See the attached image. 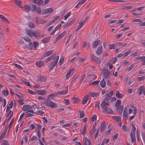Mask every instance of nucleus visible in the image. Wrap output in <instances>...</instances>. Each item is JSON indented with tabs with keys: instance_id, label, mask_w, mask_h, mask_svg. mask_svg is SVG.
I'll return each mask as SVG.
<instances>
[{
	"instance_id": "nucleus-1",
	"label": "nucleus",
	"mask_w": 145,
	"mask_h": 145,
	"mask_svg": "<svg viewBox=\"0 0 145 145\" xmlns=\"http://www.w3.org/2000/svg\"><path fill=\"white\" fill-rule=\"evenodd\" d=\"M45 104L46 106L50 107L52 108H56L57 106V105L56 103L48 99L45 102Z\"/></svg>"
},
{
	"instance_id": "nucleus-2",
	"label": "nucleus",
	"mask_w": 145,
	"mask_h": 145,
	"mask_svg": "<svg viewBox=\"0 0 145 145\" xmlns=\"http://www.w3.org/2000/svg\"><path fill=\"white\" fill-rule=\"evenodd\" d=\"M59 56H56V59L54 60L53 61L51 62L49 66V70L50 71H51L54 67L57 65L59 59Z\"/></svg>"
},
{
	"instance_id": "nucleus-3",
	"label": "nucleus",
	"mask_w": 145,
	"mask_h": 145,
	"mask_svg": "<svg viewBox=\"0 0 145 145\" xmlns=\"http://www.w3.org/2000/svg\"><path fill=\"white\" fill-rule=\"evenodd\" d=\"M53 11V9L52 8H50L43 9L42 10L41 12L42 14H44L52 12Z\"/></svg>"
},
{
	"instance_id": "nucleus-4",
	"label": "nucleus",
	"mask_w": 145,
	"mask_h": 145,
	"mask_svg": "<svg viewBox=\"0 0 145 145\" xmlns=\"http://www.w3.org/2000/svg\"><path fill=\"white\" fill-rule=\"evenodd\" d=\"M35 21L37 24H44L47 22L46 20L41 19L37 17L36 18Z\"/></svg>"
},
{
	"instance_id": "nucleus-5",
	"label": "nucleus",
	"mask_w": 145,
	"mask_h": 145,
	"mask_svg": "<svg viewBox=\"0 0 145 145\" xmlns=\"http://www.w3.org/2000/svg\"><path fill=\"white\" fill-rule=\"evenodd\" d=\"M53 51L54 50H50L44 53V54L42 55V57L40 59L42 60L45 58V57L50 55L52 54Z\"/></svg>"
},
{
	"instance_id": "nucleus-6",
	"label": "nucleus",
	"mask_w": 145,
	"mask_h": 145,
	"mask_svg": "<svg viewBox=\"0 0 145 145\" xmlns=\"http://www.w3.org/2000/svg\"><path fill=\"white\" fill-rule=\"evenodd\" d=\"M31 107L29 105H24L22 107V110L24 112L27 111V112L31 108Z\"/></svg>"
},
{
	"instance_id": "nucleus-7",
	"label": "nucleus",
	"mask_w": 145,
	"mask_h": 145,
	"mask_svg": "<svg viewBox=\"0 0 145 145\" xmlns=\"http://www.w3.org/2000/svg\"><path fill=\"white\" fill-rule=\"evenodd\" d=\"M65 35V34L64 32H63L61 34L58 35L54 41V43H56L59 40L61 39Z\"/></svg>"
},
{
	"instance_id": "nucleus-8",
	"label": "nucleus",
	"mask_w": 145,
	"mask_h": 145,
	"mask_svg": "<svg viewBox=\"0 0 145 145\" xmlns=\"http://www.w3.org/2000/svg\"><path fill=\"white\" fill-rule=\"evenodd\" d=\"M91 57L92 59L97 64H99L101 61V59L100 58L97 57L93 54L91 55Z\"/></svg>"
},
{
	"instance_id": "nucleus-9",
	"label": "nucleus",
	"mask_w": 145,
	"mask_h": 145,
	"mask_svg": "<svg viewBox=\"0 0 145 145\" xmlns=\"http://www.w3.org/2000/svg\"><path fill=\"white\" fill-rule=\"evenodd\" d=\"M22 2L20 0H15L14 3L18 7L21 8H23L24 7L22 5Z\"/></svg>"
},
{
	"instance_id": "nucleus-10",
	"label": "nucleus",
	"mask_w": 145,
	"mask_h": 145,
	"mask_svg": "<svg viewBox=\"0 0 145 145\" xmlns=\"http://www.w3.org/2000/svg\"><path fill=\"white\" fill-rule=\"evenodd\" d=\"M25 32L26 34L29 36L31 37L33 36L34 34H35V32H32L31 30L26 29L25 30Z\"/></svg>"
},
{
	"instance_id": "nucleus-11",
	"label": "nucleus",
	"mask_w": 145,
	"mask_h": 145,
	"mask_svg": "<svg viewBox=\"0 0 145 145\" xmlns=\"http://www.w3.org/2000/svg\"><path fill=\"white\" fill-rule=\"evenodd\" d=\"M100 127L101 131L102 132H103L106 127L105 122V121H103L101 123Z\"/></svg>"
},
{
	"instance_id": "nucleus-12",
	"label": "nucleus",
	"mask_w": 145,
	"mask_h": 145,
	"mask_svg": "<svg viewBox=\"0 0 145 145\" xmlns=\"http://www.w3.org/2000/svg\"><path fill=\"white\" fill-rule=\"evenodd\" d=\"M36 92L37 94L41 95H44L46 93V91L43 90L37 89Z\"/></svg>"
},
{
	"instance_id": "nucleus-13",
	"label": "nucleus",
	"mask_w": 145,
	"mask_h": 145,
	"mask_svg": "<svg viewBox=\"0 0 145 145\" xmlns=\"http://www.w3.org/2000/svg\"><path fill=\"white\" fill-rule=\"evenodd\" d=\"M123 117L126 120L128 119V116L127 113V109L126 107H125L124 109L123 114Z\"/></svg>"
},
{
	"instance_id": "nucleus-14",
	"label": "nucleus",
	"mask_w": 145,
	"mask_h": 145,
	"mask_svg": "<svg viewBox=\"0 0 145 145\" xmlns=\"http://www.w3.org/2000/svg\"><path fill=\"white\" fill-rule=\"evenodd\" d=\"M108 103H106L103 101L102 102L101 105V106L103 109V110H105V109L107 107V106L108 104Z\"/></svg>"
},
{
	"instance_id": "nucleus-15",
	"label": "nucleus",
	"mask_w": 145,
	"mask_h": 145,
	"mask_svg": "<svg viewBox=\"0 0 145 145\" xmlns=\"http://www.w3.org/2000/svg\"><path fill=\"white\" fill-rule=\"evenodd\" d=\"M131 138L132 143H134L136 142V139L135 137V133H131Z\"/></svg>"
},
{
	"instance_id": "nucleus-16",
	"label": "nucleus",
	"mask_w": 145,
	"mask_h": 145,
	"mask_svg": "<svg viewBox=\"0 0 145 145\" xmlns=\"http://www.w3.org/2000/svg\"><path fill=\"white\" fill-rule=\"evenodd\" d=\"M101 41L100 40H97L93 42L92 44V48H95L100 43Z\"/></svg>"
},
{
	"instance_id": "nucleus-17",
	"label": "nucleus",
	"mask_w": 145,
	"mask_h": 145,
	"mask_svg": "<svg viewBox=\"0 0 145 145\" xmlns=\"http://www.w3.org/2000/svg\"><path fill=\"white\" fill-rule=\"evenodd\" d=\"M85 23V21H80L79 23V25L77 27V31L79 30L84 25Z\"/></svg>"
},
{
	"instance_id": "nucleus-18",
	"label": "nucleus",
	"mask_w": 145,
	"mask_h": 145,
	"mask_svg": "<svg viewBox=\"0 0 145 145\" xmlns=\"http://www.w3.org/2000/svg\"><path fill=\"white\" fill-rule=\"evenodd\" d=\"M83 141L84 145H90L91 143L90 140L86 137L84 138Z\"/></svg>"
},
{
	"instance_id": "nucleus-19",
	"label": "nucleus",
	"mask_w": 145,
	"mask_h": 145,
	"mask_svg": "<svg viewBox=\"0 0 145 145\" xmlns=\"http://www.w3.org/2000/svg\"><path fill=\"white\" fill-rule=\"evenodd\" d=\"M55 56L56 54H55L52 56H51L45 59L44 60V62H48L50 61H51L53 59L54 57H55Z\"/></svg>"
},
{
	"instance_id": "nucleus-20",
	"label": "nucleus",
	"mask_w": 145,
	"mask_h": 145,
	"mask_svg": "<svg viewBox=\"0 0 145 145\" xmlns=\"http://www.w3.org/2000/svg\"><path fill=\"white\" fill-rule=\"evenodd\" d=\"M104 74L105 78L106 79L109 76V72L108 71L105 69H103Z\"/></svg>"
},
{
	"instance_id": "nucleus-21",
	"label": "nucleus",
	"mask_w": 145,
	"mask_h": 145,
	"mask_svg": "<svg viewBox=\"0 0 145 145\" xmlns=\"http://www.w3.org/2000/svg\"><path fill=\"white\" fill-rule=\"evenodd\" d=\"M103 112H105V113L106 114H112L113 111L112 109L110 108L107 107L105 110H103Z\"/></svg>"
},
{
	"instance_id": "nucleus-22",
	"label": "nucleus",
	"mask_w": 145,
	"mask_h": 145,
	"mask_svg": "<svg viewBox=\"0 0 145 145\" xmlns=\"http://www.w3.org/2000/svg\"><path fill=\"white\" fill-rule=\"evenodd\" d=\"M145 90V88L143 86H140L139 88V90L138 91V93L139 95H140Z\"/></svg>"
},
{
	"instance_id": "nucleus-23",
	"label": "nucleus",
	"mask_w": 145,
	"mask_h": 145,
	"mask_svg": "<svg viewBox=\"0 0 145 145\" xmlns=\"http://www.w3.org/2000/svg\"><path fill=\"white\" fill-rule=\"evenodd\" d=\"M102 46H101L98 48L96 52V54L97 55H99L102 53Z\"/></svg>"
},
{
	"instance_id": "nucleus-24",
	"label": "nucleus",
	"mask_w": 145,
	"mask_h": 145,
	"mask_svg": "<svg viewBox=\"0 0 145 145\" xmlns=\"http://www.w3.org/2000/svg\"><path fill=\"white\" fill-rule=\"evenodd\" d=\"M0 18L3 21L7 22L8 24L10 23V22L3 15L0 14Z\"/></svg>"
},
{
	"instance_id": "nucleus-25",
	"label": "nucleus",
	"mask_w": 145,
	"mask_h": 145,
	"mask_svg": "<svg viewBox=\"0 0 145 145\" xmlns=\"http://www.w3.org/2000/svg\"><path fill=\"white\" fill-rule=\"evenodd\" d=\"M35 63L36 66L39 67L43 66L44 65L42 61H37Z\"/></svg>"
},
{
	"instance_id": "nucleus-26",
	"label": "nucleus",
	"mask_w": 145,
	"mask_h": 145,
	"mask_svg": "<svg viewBox=\"0 0 145 145\" xmlns=\"http://www.w3.org/2000/svg\"><path fill=\"white\" fill-rule=\"evenodd\" d=\"M88 97H89V95H87L86 96H85L83 99V100L82 102V104H86L88 99Z\"/></svg>"
},
{
	"instance_id": "nucleus-27",
	"label": "nucleus",
	"mask_w": 145,
	"mask_h": 145,
	"mask_svg": "<svg viewBox=\"0 0 145 145\" xmlns=\"http://www.w3.org/2000/svg\"><path fill=\"white\" fill-rule=\"evenodd\" d=\"M46 80V77L40 75L39 77V80L42 82H45Z\"/></svg>"
},
{
	"instance_id": "nucleus-28",
	"label": "nucleus",
	"mask_w": 145,
	"mask_h": 145,
	"mask_svg": "<svg viewBox=\"0 0 145 145\" xmlns=\"http://www.w3.org/2000/svg\"><path fill=\"white\" fill-rule=\"evenodd\" d=\"M74 22V20L72 19L69 22H68L65 25H64V27L67 28L68 26L71 25Z\"/></svg>"
},
{
	"instance_id": "nucleus-29",
	"label": "nucleus",
	"mask_w": 145,
	"mask_h": 145,
	"mask_svg": "<svg viewBox=\"0 0 145 145\" xmlns=\"http://www.w3.org/2000/svg\"><path fill=\"white\" fill-rule=\"evenodd\" d=\"M24 9L27 12H29L30 10H31V7L29 5H25L24 7Z\"/></svg>"
},
{
	"instance_id": "nucleus-30",
	"label": "nucleus",
	"mask_w": 145,
	"mask_h": 145,
	"mask_svg": "<svg viewBox=\"0 0 145 145\" xmlns=\"http://www.w3.org/2000/svg\"><path fill=\"white\" fill-rule=\"evenodd\" d=\"M50 37H47L44 38L42 39L41 41L44 43H47L48 42L49 40L50 39Z\"/></svg>"
},
{
	"instance_id": "nucleus-31",
	"label": "nucleus",
	"mask_w": 145,
	"mask_h": 145,
	"mask_svg": "<svg viewBox=\"0 0 145 145\" xmlns=\"http://www.w3.org/2000/svg\"><path fill=\"white\" fill-rule=\"evenodd\" d=\"M68 92L67 89L66 90H63L60 91H58L57 92V93L58 95H63L66 94Z\"/></svg>"
},
{
	"instance_id": "nucleus-32",
	"label": "nucleus",
	"mask_w": 145,
	"mask_h": 145,
	"mask_svg": "<svg viewBox=\"0 0 145 145\" xmlns=\"http://www.w3.org/2000/svg\"><path fill=\"white\" fill-rule=\"evenodd\" d=\"M73 99V103H78L79 102L80 100L79 99L76 97H73L72 98Z\"/></svg>"
},
{
	"instance_id": "nucleus-33",
	"label": "nucleus",
	"mask_w": 145,
	"mask_h": 145,
	"mask_svg": "<svg viewBox=\"0 0 145 145\" xmlns=\"http://www.w3.org/2000/svg\"><path fill=\"white\" fill-rule=\"evenodd\" d=\"M71 72L70 71H69L66 73V80L68 79L69 78L72 76V74H71Z\"/></svg>"
},
{
	"instance_id": "nucleus-34",
	"label": "nucleus",
	"mask_w": 145,
	"mask_h": 145,
	"mask_svg": "<svg viewBox=\"0 0 145 145\" xmlns=\"http://www.w3.org/2000/svg\"><path fill=\"white\" fill-rule=\"evenodd\" d=\"M86 125H85L83 129V131H81V134L82 135H84L86 134Z\"/></svg>"
},
{
	"instance_id": "nucleus-35",
	"label": "nucleus",
	"mask_w": 145,
	"mask_h": 145,
	"mask_svg": "<svg viewBox=\"0 0 145 145\" xmlns=\"http://www.w3.org/2000/svg\"><path fill=\"white\" fill-rule=\"evenodd\" d=\"M133 8V6L131 5L127 6H124L122 8L125 10H130L131 9Z\"/></svg>"
},
{
	"instance_id": "nucleus-36",
	"label": "nucleus",
	"mask_w": 145,
	"mask_h": 145,
	"mask_svg": "<svg viewBox=\"0 0 145 145\" xmlns=\"http://www.w3.org/2000/svg\"><path fill=\"white\" fill-rule=\"evenodd\" d=\"M2 94L5 96H6L9 94L8 91V89L4 90L2 91Z\"/></svg>"
},
{
	"instance_id": "nucleus-37",
	"label": "nucleus",
	"mask_w": 145,
	"mask_h": 145,
	"mask_svg": "<svg viewBox=\"0 0 145 145\" xmlns=\"http://www.w3.org/2000/svg\"><path fill=\"white\" fill-rule=\"evenodd\" d=\"M27 47L29 49L32 50L33 47L32 43L31 42H29V44L27 45Z\"/></svg>"
},
{
	"instance_id": "nucleus-38",
	"label": "nucleus",
	"mask_w": 145,
	"mask_h": 145,
	"mask_svg": "<svg viewBox=\"0 0 145 145\" xmlns=\"http://www.w3.org/2000/svg\"><path fill=\"white\" fill-rule=\"evenodd\" d=\"M106 85V82L104 81V79H103V80L100 82V85L101 87L103 88L105 87Z\"/></svg>"
},
{
	"instance_id": "nucleus-39",
	"label": "nucleus",
	"mask_w": 145,
	"mask_h": 145,
	"mask_svg": "<svg viewBox=\"0 0 145 145\" xmlns=\"http://www.w3.org/2000/svg\"><path fill=\"white\" fill-rule=\"evenodd\" d=\"M127 45L126 43H123L121 42H118V46H121L122 48H124Z\"/></svg>"
},
{
	"instance_id": "nucleus-40",
	"label": "nucleus",
	"mask_w": 145,
	"mask_h": 145,
	"mask_svg": "<svg viewBox=\"0 0 145 145\" xmlns=\"http://www.w3.org/2000/svg\"><path fill=\"white\" fill-rule=\"evenodd\" d=\"M132 130L131 131V133H135V131L136 130V128L134 125L133 124H132Z\"/></svg>"
},
{
	"instance_id": "nucleus-41",
	"label": "nucleus",
	"mask_w": 145,
	"mask_h": 145,
	"mask_svg": "<svg viewBox=\"0 0 145 145\" xmlns=\"http://www.w3.org/2000/svg\"><path fill=\"white\" fill-rule=\"evenodd\" d=\"M80 117L81 118H82L85 116V114L84 112L83 111H80Z\"/></svg>"
},
{
	"instance_id": "nucleus-42",
	"label": "nucleus",
	"mask_w": 145,
	"mask_h": 145,
	"mask_svg": "<svg viewBox=\"0 0 145 145\" xmlns=\"http://www.w3.org/2000/svg\"><path fill=\"white\" fill-rule=\"evenodd\" d=\"M28 25L29 27L30 28H33L35 27V25L34 24L31 22L28 23Z\"/></svg>"
},
{
	"instance_id": "nucleus-43",
	"label": "nucleus",
	"mask_w": 145,
	"mask_h": 145,
	"mask_svg": "<svg viewBox=\"0 0 145 145\" xmlns=\"http://www.w3.org/2000/svg\"><path fill=\"white\" fill-rule=\"evenodd\" d=\"M64 58V57L63 56H62L61 57L59 61V64L60 65H61L63 64Z\"/></svg>"
},
{
	"instance_id": "nucleus-44",
	"label": "nucleus",
	"mask_w": 145,
	"mask_h": 145,
	"mask_svg": "<svg viewBox=\"0 0 145 145\" xmlns=\"http://www.w3.org/2000/svg\"><path fill=\"white\" fill-rule=\"evenodd\" d=\"M114 91H111L106 94V96H108L110 98L114 93Z\"/></svg>"
},
{
	"instance_id": "nucleus-45",
	"label": "nucleus",
	"mask_w": 145,
	"mask_h": 145,
	"mask_svg": "<svg viewBox=\"0 0 145 145\" xmlns=\"http://www.w3.org/2000/svg\"><path fill=\"white\" fill-rule=\"evenodd\" d=\"M1 145H10L8 142L6 140L3 141Z\"/></svg>"
},
{
	"instance_id": "nucleus-46",
	"label": "nucleus",
	"mask_w": 145,
	"mask_h": 145,
	"mask_svg": "<svg viewBox=\"0 0 145 145\" xmlns=\"http://www.w3.org/2000/svg\"><path fill=\"white\" fill-rule=\"evenodd\" d=\"M41 9L40 7H37V8H36L35 10L36 11V12H37L38 14H40L41 13V12H41Z\"/></svg>"
},
{
	"instance_id": "nucleus-47",
	"label": "nucleus",
	"mask_w": 145,
	"mask_h": 145,
	"mask_svg": "<svg viewBox=\"0 0 145 145\" xmlns=\"http://www.w3.org/2000/svg\"><path fill=\"white\" fill-rule=\"evenodd\" d=\"M117 60V58L116 57H115L114 59H112L110 60V61L109 63L114 64L115 63Z\"/></svg>"
},
{
	"instance_id": "nucleus-48",
	"label": "nucleus",
	"mask_w": 145,
	"mask_h": 145,
	"mask_svg": "<svg viewBox=\"0 0 145 145\" xmlns=\"http://www.w3.org/2000/svg\"><path fill=\"white\" fill-rule=\"evenodd\" d=\"M105 97V98L104 99L103 101L106 103H109L108 101L110 100V98L108 96H106V95Z\"/></svg>"
},
{
	"instance_id": "nucleus-49",
	"label": "nucleus",
	"mask_w": 145,
	"mask_h": 145,
	"mask_svg": "<svg viewBox=\"0 0 145 145\" xmlns=\"http://www.w3.org/2000/svg\"><path fill=\"white\" fill-rule=\"evenodd\" d=\"M33 36H34L37 39H39L41 37L39 35V33L37 32H35V34H34V35H33Z\"/></svg>"
},
{
	"instance_id": "nucleus-50",
	"label": "nucleus",
	"mask_w": 145,
	"mask_h": 145,
	"mask_svg": "<svg viewBox=\"0 0 145 145\" xmlns=\"http://www.w3.org/2000/svg\"><path fill=\"white\" fill-rule=\"evenodd\" d=\"M133 22H140L142 21V20L140 19H133Z\"/></svg>"
},
{
	"instance_id": "nucleus-51",
	"label": "nucleus",
	"mask_w": 145,
	"mask_h": 145,
	"mask_svg": "<svg viewBox=\"0 0 145 145\" xmlns=\"http://www.w3.org/2000/svg\"><path fill=\"white\" fill-rule=\"evenodd\" d=\"M122 129L123 131L124 132L127 131L128 129V127H127L126 126L124 125H123L122 127Z\"/></svg>"
},
{
	"instance_id": "nucleus-52",
	"label": "nucleus",
	"mask_w": 145,
	"mask_h": 145,
	"mask_svg": "<svg viewBox=\"0 0 145 145\" xmlns=\"http://www.w3.org/2000/svg\"><path fill=\"white\" fill-rule=\"evenodd\" d=\"M21 81L22 82V83H24V84H25L27 86H30V84H29V82H26L23 80H22Z\"/></svg>"
},
{
	"instance_id": "nucleus-53",
	"label": "nucleus",
	"mask_w": 145,
	"mask_h": 145,
	"mask_svg": "<svg viewBox=\"0 0 145 145\" xmlns=\"http://www.w3.org/2000/svg\"><path fill=\"white\" fill-rule=\"evenodd\" d=\"M131 52V50H129L127 51L126 52L124 53V55L125 57L127 56Z\"/></svg>"
},
{
	"instance_id": "nucleus-54",
	"label": "nucleus",
	"mask_w": 145,
	"mask_h": 145,
	"mask_svg": "<svg viewBox=\"0 0 145 145\" xmlns=\"http://www.w3.org/2000/svg\"><path fill=\"white\" fill-rule=\"evenodd\" d=\"M115 44H110L109 45V49L110 50L115 48Z\"/></svg>"
},
{
	"instance_id": "nucleus-55",
	"label": "nucleus",
	"mask_w": 145,
	"mask_h": 145,
	"mask_svg": "<svg viewBox=\"0 0 145 145\" xmlns=\"http://www.w3.org/2000/svg\"><path fill=\"white\" fill-rule=\"evenodd\" d=\"M71 11H69L67 14V15L64 16V20H67V18L71 15Z\"/></svg>"
},
{
	"instance_id": "nucleus-56",
	"label": "nucleus",
	"mask_w": 145,
	"mask_h": 145,
	"mask_svg": "<svg viewBox=\"0 0 145 145\" xmlns=\"http://www.w3.org/2000/svg\"><path fill=\"white\" fill-rule=\"evenodd\" d=\"M134 67V65L133 64H132L130 66L127 68V71H131Z\"/></svg>"
},
{
	"instance_id": "nucleus-57",
	"label": "nucleus",
	"mask_w": 145,
	"mask_h": 145,
	"mask_svg": "<svg viewBox=\"0 0 145 145\" xmlns=\"http://www.w3.org/2000/svg\"><path fill=\"white\" fill-rule=\"evenodd\" d=\"M138 55L137 51H136L135 52L131 54L130 56L133 57H135L137 56Z\"/></svg>"
},
{
	"instance_id": "nucleus-58",
	"label": "nucleus",
	"mask_w": 145,
	"mask_h": 145,
	"mask_svg": "<svg viewBox=\"0 0 145 145\" xmlns=\"http://www.w3.org/2000/svg\"><path fill=\"white\" fill-rule=\"evenodd\" d=\"M14 119L13 118L12 119L11 121V122L10 123L9 125H8V126H9V129H8V132H9V131L10 129V128L12 124V123H13V121H14Z\"/></svg>"
},
{
	"instance_id": "nucleus-59",
	"label": "nucleus",
	"mask_w": 145,
	"mask_h": 145,
	"mask_svg": "<svg viewBox=\"0 0 145 145\" xmlns=\"http://www.w3.org/2000/svg\"><path fill=\"white\" fill-rule=\"evenodd\" d=\"M123 105L121 106L119 108H118V110L120 113H121L123 110Z\"/></svg>"
},
{
	"instance_id": "nucleus-60",
	"label": "nucleus",
	"mask_w": 145,
	"mask_h": 145,
	"mask_svg": "<svg viewBox=\"0 0 145 145\" xmlns=\"http://www.w3.org/2000/svg\"><path fill=\"white\" fill-rule=\"evenodd\" d=\"M43 0H38L37 3L38 6H40L43 3Z\"/></svg>"
},
{
	"instance_id": "nucleus-61",
	"label": "nucleus",
	"mask_w": 145,
	"mask_h": 145,
	"mask_svg": "<svg viewBox=\"0 0 145 145\" xmlns=\"http://www.w3.org/2000/svg\"><path fill=\"white\" fill-rule=\"evenodd\" d=\"M23 39L24 40L27 42H30V41L31 40L30 39L27 37H24V38Z\"/></svg>"
},
{
	"instance_id": "nucleus-62",
	"label": "nucleus",
	"mask_w": 145,
	"mask_h": 145,
	"mask_svg": "<svg viewBox=\"0 0 145 145\" xmlns=\"http://www.w3.org/2000/svg\"><path fill=\"white\" fill-rule=\"evenodd\" d=\"M31 5L32 7V8H31V10L33 11H35V10L36 8V6L35 5H34L33 4H31Z\"/></svg>"
},
{
	"instance_id": "nucleus-63",
	"label": "nucleus",
	"mask_w": 145,
	"mask_h": 145,
	"mask_svg": "<svg viewBox=\"0 0 145 145\" xmlns=\"http://www.w3.org/2000/svg\"><path fill=\"white\" fill-rule=\"evenodd\" d=\"M38 45V43L37 42L35 41L33 42V46L36 49Z\"/></svg>"
},
{
	"instance_id": "nucleus-64",
	"label": "nucleus",
	"mask_w": 145,
	"mask_h": 145,
	"mask_svg": "<svg viewBox=\"0 0 145 145\" xmlns=\"http://www.w3.org/2000/svg\"><path fill=\"white\" fill-rule=\"evenodd\" d=\"M98 94L97 92H93L91 93V96L93 97L98 95Z\"/></svg>"
}]
</instances>
